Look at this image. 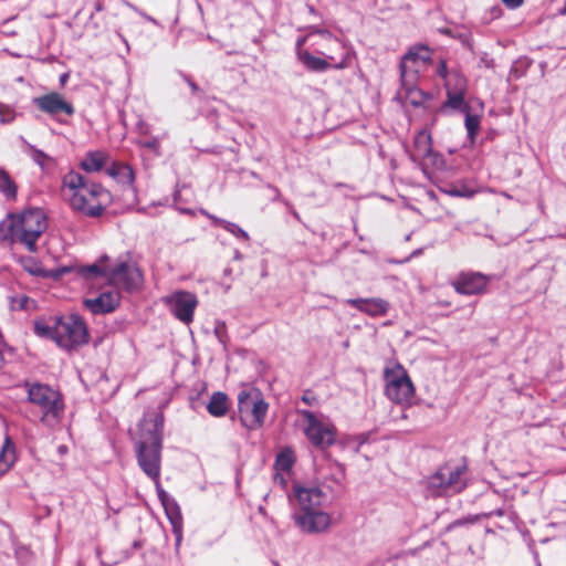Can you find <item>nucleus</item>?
Listing matches in <instances>:
<instances>
[{
	"mask_svg": "<svg viewBox=\"0 0 566 566\" xmlns=\"http://www.w3.org/2000/svg\"><path fill=\"white\" fill-rule=\"evenodd\" d=\"M436 74L442 78L443 82L449 77L451 74V69H449L447 60L440 59V61L437 63Z\"/></svg>",
	"mask_w": 566,
	"mask_h": 566,
	"instance_id": "09e8293b",
	"label": "nucleus"
},
{
	"mask_svg": "<svg viewBox=\"0 0 566 566\" xmlns=\"http://www.w3.org/2000/svg\"><path fill=\"white\" fill-rule=\"evenodd\" d=\"M128 7L130 9H133L135 12H137L139 15H142L145 20L154 23V24H157V21L156 19H154L153 17L148 15L146 12L142 11L140 9H138L136 6L132 4V3H128Z\"/></svg>",
	"mask_w": 566,
	"mask_h": 566,
	"instance_id": "5fc2aeb1",
	"label": "nucleus"
},
{
	"mask_svg": "<svg viewBox=\"0 0 566 566\" xmlns=\"http://www.w3.org/2000/svg\"><path fill=\"white\" fill-rule=\"evenodd\" d=\"M143 282V271L138 265L130 264L129 261L122 260L109 268L107 281L109 286H116L119 283L125 292L133 293L140 289Z\"/></svg>",
	"mask_w": 566,
	"mask_h": 566,
	"instance_id": "6e6552de",
	"label": "nucleus"
},
{
	"mask_svg": "<svg viewBox=\"0 0 566 566\" xmlns=\"http://www.w3.org/2000/svg\"><path fill=\"white\" fill-rule=\"evenodd\" d=\"M399 73L401 87L398 91V95H402V92L418 86V70L409 67L405 62H400Z\"/></svg>",
	"mask_w": 566,
	"mask_h": 566,
	"instance_id": "2f4dec72",
	"label": "nucleus"
},
{
	"mask_svg": "<svg viewBox=\"0 0 566 566\" xmlns=\"http://www.w3.org/2000/svg\"><path fill=\"white\" fill-rule=\"evenodd\" d=\"M431 50L429 46L424 44H418L409 49V51L403 55L401 62H405L406 64L408 62L411 63H418L422 62L423 64H429L432 62L431 57Z\"/></svg>",
	"mask_w": 566,
	"mask_h": 566,
	"instance_id": "7c9ffc66",
	"label": "nucleus"
},
{
	"mask_svg": "<svg viewBox=\"0 0 566 566\" xmlns=\"http://www.w3.org/2000/svg\"><path fill=\"white\" fill-rule=\"evenodd\" d=\"M24 153L30 156L33 161L38 164L42 169L45 168L46 163L53 161L52 157H50L43 150L38 149L32 144H25Z\"/></svg>",
	"mask_w": 566,
	"mask_h": 566,
	"instance_id": "58836bf2",
	"label": "nucleus"
},
{
	"mask_svg": "<svg viewBox=\"0 0 566 566\" xmlns=\"http://www.w3.org/2000/svg\"><path fill=\"white\" fill-rule=\"evenodd\" d=\"M18 262L22 269L32 276L42 279L45 274L41 262L34 256L21 255L19 256Z\"/></svg>",
	"mask_w": 566,
	"mask_h": 566,
	"instance_id": "c9c22d12",
	"label": "nucleus"
},
{
	"mask_svg": "<svg viewBox=\"0 0 566 566\" xmlns=\"http://www.w3.org/2000/svg\"><path fill=\"white\" fill-rule=\"evenodd\" d=\"M53 325H49L43 317L35 318L33 322V333L40 338L53 340L56 345H62L56 316L53 317Z\"/></svg>",
	"mask_w": 566,
	"mask_h": 566,
	"instance_id": "aec40b11",
	"label": "nucleus"
},
{
	"mask_svg": "<svg viewBox=\"0 0 566 566\" xmlns=\"http://www.w3.org/2000/svg\"><path fill=\"white\" fill-rule=\"evenodd\" d=\"M474 145L461 144L460 148H449L446 156L434 149L433 144H401L410 161L430 181L441 175L462 169L467 165V156L473 150Z\"/></svg>",
	"mask_w": 566,
	"mask_h": 566,
	"instance_id": "f03ea898",
	"label": "nucleus"
},
{
	"mask_svg": "<svg viewBox=\"0 0 566 566\" xmlns=\"http://www.w3.org/2000/svg\"><path fill=\"white\" fill-rule=\"evenodd\" d=\"M321 36L324 39V40H327V41H337L336 38H334V35L332 34V32L327 29H324V31H322L321 33Z\"/></svg>",
	"mask_w": 566,
	"mask_h": 566,
	"instance_id": "680f3d73",
	"label": "nucleus"
},
{
	"mask_svg": "<svg viewBox=\"0 0 566 566\" xmlns=\"http://www.w3.org/2000/svg\"><path fill=\"white\" fill-rule=\"evenodd\" d=\"M482 516H489V514H484V515L469 514L467 516L457 518L446 526L444 533H449L458 527H468L470 525H473V524L478 523Z\"/></svg>",
	"mask_w": 566,
	"mask_h": 566,
	"instance_id": "ea45409f",
	"label": "nucleus"
},
{
	"mask_svg": "<svg viewBox=\"0 0 566 566\" xmlns=\"http://www.w3.org/2000/svg\"><path fill=\"white\" fill-rule=\"evenodd\" d=\"M0 193L6 201L13 202L18 197V185L10 174L0 167Z\"/></svg>",
	"mask_w": 566,
	"mask_h": 566,
	"instance_id": "c85d7f7f",
	"label": "nucleus"
},
{
	"mask_svg": "<svg viewBox=\"0 0 566 566\" xmlns=\"http://www.w3.org/2000/svg\"><path fill=\"white\" fill-rule=\"evenodd\" d=\"M442 191L446 195H449L451 197L455 198H473L478 190L473 189L472 187L468 186L467 184H451L442 189Z\"/></svg>",
	"mask_w": 566,
	"mask_h": 566,
	"instance_id": "e433bc0d",
	"label": "nucleus"
},
{
	"mask_svg": "<svg viewBox=\"0 0 566 566\" xmlns=\"http://www.w3.org/2000/svg\"><path fill=\"white\" fill-rule=\"evenodd\" d=\"M254 402L253 387L250 389H242L238 394V408L240 413H249Z\"/></svg>",
	"mask_w": 566,
	"mask_h": 566,
	"instance_id": "a19ab883",
	"label": "nucleus"
},
{
	"mask_svg": "<svg viewBox=\"0 0 566 566\" xmlns=\"http://www.w3.org/2000/svg\"><path fill=\"white\" fill-rule=\"evenodd\" d=\"M306 30L311 34L312 39L314 35L321 36L322 31H324V29L318 25H308V27H306Z\"/></svg>",
	"mask_w": 566,
	"mask_h": 566,
	"instance_id": "4d7b16f0",
	"label": "nucleus"
},
{
	"mask_svg": "<svg viewBox=\"0 0 566 566\" xmlns=\"http://www.w3.org/2000/svg\"><path fill=\"white\" fill-rule=\"evenodd\" d=\"M467 459L462 458L461 462L455 465L447 463L444 467L440 468L436 473V476L440 480L441 486H457L460 483L461 476L467 472Z\"/></svg>",
	"mask_w": 566,
	"mask_h": 566,
	"instance_id": "f3484780",
	"label": "nucleus"
},
{
	"mask_svg": "<svg viewBox=\"0 0 566 566\" xmlns=\"http://www.w3.org/2000/svg\"><path fill=\"white\" fill-rule=\"evenodd\" d=\"M384 377L386 381L385 395L389 400L400 405H412L416 388L410 376L400 364H397L396 369L386 368Z\"/></svg>",
	"mask_w": 566,
	"mask_h": 566,
	"instance_id": "423d86ee",
	"label": "nucleus"
},
{
	"mask_svg": "<svg viewBox=\"0 0 566 566\" xmlns=\"http://www.w3.org/2000/svg\"><path fill=\"white\" fill-rule=\"evenodd\" d=\"M207 411L216 418L224 417L229 411V397L226 392L216 391L207 403Z\"/></svg>",
	"mask_w": 566,
	"mask_h": 566,
	"instance_id": "bb28decb",
	"label": "nucleus"
},
{
	"mask_svg": "<svg viewBox=\"0 0 566 566\" xmlns=\"http://www.w3.org/2000/svg\"><path fill=\"white\" fill-rule=\"evenodd\" d=\"M17 461L15 444L7 434L0 450V476L7 473Z\"/></svg>",
	"mask_w": 566,
	"mask_h": 566,
	"instance_id": "a878e982",
	"label": "nucleus"
},
{
	"mask_svg": "<svg viewBox=\"0 0 566 566\" xmlns=\"http://www.w3.org/2000/svg\"><path fill=\"white\" fill-rule=\"evenodd\" d=\"M453 39L459 40L461 43H465L468 42L469 36L465 33H455V36Z\"/></svg>",
	"mask_w": 566,
	"mask_h": 566,
	"instance_id": "69168bd1",
	"label": "nucleus"
},
{
	"mask_svg": "<svg viewBox=\"0 0 566 566\" xmlns=\"http://www.w3.org/2000/svg\"><path fill=\"white\" fill-rule=\"evenodd\" d=\"M438 32L442 35H446L448 38H451L453 39L455 36V32H453L451 29L449 28H439L438 29Z\"/></svg>",
	"mask_w": 566,
	"mask_h": 566,
	"instance_id": "052dcab7",
	"label": "nucleus"
},
{
	"mask_svg": "<svg viewBox=\"0 0 566 566\" xmlns=\"http://www.w3.org/2000/svg\"><path fill=\"white\" fill-rule=\"evenodd\" d=\"M20 228V243L25 245L29 252H36V242L46 230V216L41 208L31 207L21 213H15Z\"/></svg>",
	"mask_w": 566,
	"mask_h": 566,
	"instance_id": "39448f33",
	"label": "nucleus"
},
{
	"mask_svg": "<svg viewBox=\"0 0 566 566\" xmlns=\"http://www.w3.org/2000/svg\"><path fill=\"white\" fill-rule=\"evenodd\" d=\"M200 212H201V214L207 217L211 221V224L213 226V219L218 218V217L212 214V213H210L209 211H207L206 209H202V208L200 209Z\"/></svg>",
	"mask_w": 566,
	"mask_h": 566,
	"instance_id": "0e129e2a",
	"label": "nucleus"
},
{
	"mask_svg": "<svg viewBox=\"0 0 566 566\" xmlns=\"http://www.w3.org/2000/svg\"><path fill=\"white\" fill-rule=\"evenodd\" d=\"M71 207L82 212L84 216L90 218H98L101 217L105 211V205L97 203L95 206H88L86 196L81 195L78 192H74L71 198Z\"/></svg>",
	"mask_w": 566,
	"mask_h": 566,
	"instance_id": "4be33fe9",
	"label": "nucleus"
},
{
	"mask_svg": "<svg viewBox=\"0 0 566 566\" xmlns=\"http://www.w3.org/2000/svg\"><path fill=\"white\" fill-rule=\"evenodd\" d=\"M347 304L371 317L385 316L390 308L389 302L379 297L349 298Z\"/></svg>",
	"mask_w": 566,
	"mask_h": 566,
	"instance_id": "2eb2a0df",
	"label": "nucleus"
},
{
	"mask_svg": "<svg viewBox=\"0 0 566 566\" xmlns=\"http://www.w3.org/2000/svg\"><path fill=\"white\" fill-rule=\"evenodd\" d=\"M32 104L41 112L60 118L62 115L71 116L75 108L60 93L51 92L42 96L34 97Z\"/></svg>",
	"mask_w": 566,
	"mask_h": 566,
	"instance_id": "f8f14e48",
	"label": "nucleus"
},
{
	"mask_svg": "<svg viewBox=\"0 0 566 566\" xmlns=\"http://www.w3.org/2000/svg\"><path fill=\"white\" fill-rule=\"evenodd\" d=\"M213 227H221L222 229H224L227 232L231 233L238 240H241L244 242L250 241L249 233L234 222L228 221L222 218H214Z\"/></svg>",
	"mask_w": 566,
	"mask_h": 566,
	"instance_id": "f704fd0d",
	"label": "nucleus"
},
{
	"mask_svg": "<svg viewBox=\"0 0 566 566\" xmlns=\"http://www.w3.org/2000/svg\"><path fill=\"white\" fill-rule=\"evenodd\" d=\"M122 301L118 291H104L94 298H84L83 305L93 315H105L115 312Z\"/></svg>",
	"mask_w": 566,
	"mask_h": 566,
	"instance_id": "4468645a",
	"label": "nucleus"
},
{
	"mask_svg": "<svg viewBox=\"0 0 566 566\" xmlns=\"http://www.w3.org/2000/svg\"><path fill=\"white\" fill-rule=\"evenodd\" d=\"M240 423H241L242 427H244V428H247L249 430H251V429H253L255 427L254 424H249L247 422L245 418L242 415L240 416Z\"/></svg>",
	"mask_w": 566,
	"mask_h": 566,
	"instance_id": "774afa93",
	"label": "nucleus"
},
{
	"mask_svg": "<svg viewBox=\"0 0 566 566\" xmlns=\"http://www.w3.org/2000/svg\"><path fill=\"white\" fill-rule=\"evenodd\" d=\"M75 271V266L72 265H61L55 269L46 270L44 269V276L42 279H52L54 281H60L65 274L72 273Z\"/></svg>",
	"mask_w": 566,
	"mask_h": 566,
	"instance_id": "79ce46f5",
	"label": "nucleus"
},
{
	"mask_svg": "<svg viewBox=\"0 0 566 566\" xmlns=\"http://www.w3.org/2000/svg\"><path fill=\"white\" fill-rule=\"evenodd\" d=\"M181 76L189 85L192 95H197L201 91L198 84L189 75L182 73Z\"/></svg>",
	"mask_w": 566,
	"mask_h": 566,
	"instance_id": "603ef678",
	"label": "nucleus"
},
{
	"mask_svg": "<svg viewBox=\"0 0 566 566\" xmlns=\"http://www.w3.org/2000/svg\"><path fill=\"white\" fill-rule=\"evenodd\" d=\"M106 174L123 186L133 187L135 184V170L126 163L117 160L112 161V164L106 168Z\"/></svg>",
	"mask_w": 566,
	"mask_h": 566,
	"instance_id": "a211bd4d",
	"label": "nucleus"
},
{
	"mask_svg": "<svg viewBox=\"0 0 566 566\" xmlns=\"http://www.w3.org/2000/svg\"><path fill=\"white\" fill-rule=\"evenodd\" d=\"M332 465L335 467V469H336V472H334L332 475V480L335 483H337L338 485H340L345 481V478H346L345 464L337 460H333Z\"/></svg>",
	"mask_w": 566,
	"mask_h": 566,
	"instance_id": "a18cd8bd",
	"label": "nucleus"
},
{
	"mask_svg": "<svg viewBox=\"0 0 566 566\" xmlns=\"http://www.w3.org/2000/svg\"><path fill=\"white\" fill-rule=\"evenodd\" d=\"M312 40L311 34L307 32V34L298 36L295 42V52L297 60L300 59V53L302 52H308V50L304 49V45Z\"/></svg>",
	"mask_w": 566,
	"mask_h": 566,
	"instance_id": "8fccbe9b",
	"label": "nucleus"
},
{
	"mask_svg": "<svg viewBox=\"0 0 566 566\" xmlns=\"http://www.w3.org/2000/svg\"><path fill=\"white\" fill-rule=\"evenodd\" d=\"M495 275H488L476 271H461L452 281V286L461 295H482L486 293L489 284Z\"/></svg>",
	"mask_w": 566,
	"mask_h": 566,
	"instance_id": "9d476101",
	"label": "nucleus"
},
{
	"mask_svg": "<svg viewBox=\"0 0 566 566\" xmlns=\"http://www.w3.org/2000/svg\"><path fill=\"white\" fill-rule=\"evenodd\" d=\"M297 413L306 421L304 433L310 442L321 450L337 443V430L334 424H326L308 409H297Z\"/></svg>",
	"mask_w": 566,
	"mask_h": 566,
	"instance_id": "0eeeda50",
	"label": "nucleus"
},
{
	"mask_svg": "<svg viewBox=\"0 0 566 566\" xmlns=\"http://www.w3.org/2000/svg\"><path fill=\"white\" fill-rule=\"evenodd\" d=\"M56 324L62 337V345H57L67 352L87 345L91 339L88 326L78 313L69 316L56 315Z\"/></svg>",
	"mask_w": 566,
	"mask_h": 566,
	"instance_id": "20e7f679",
	"label": "nucleus"
},
{
	"mask_svg": "<svg viewBox=\"0 0 566 566\" xmlns=\"http://www.w3.org/2000/svg\"><path fill=\"white\" fill-rule=\"evenodd\" d=\"M69 80H70V73L69 72L62 73L59 78L60 85L64 86Z\"/></svg>",
	"mask_w": 566,
	"mask_h": 566,
	"instance_id": "e2e57ef3",
	"label": "nucleus"
},
{
	"mask_svg": "<svg viewBox=\"0 0 566 566\" xmlns=\"http://www.w3.org/2000/svg\"><path fill=\"white\" fill-rule=\"evenodd\" d=\"M317 54H321V55H324L325 59L321 57V56H316L314 54H312L310 51L308 52H302L300 53V59L298 61L303 64V66L310 71V72H315V73H323V72H326L327 70L329 69H337V70H340V69H344L345 67V63L344 62H340V63H337L335 65H332L328 60H334L333 56H326L323 52L321 51H316Z\"/></svg>",
	"mask_w": 566,
	"mask_h": 566,
	"instance_id": "dca6fc26",
	"label": "nucleus"
},
{
	"mask_svg": "<svg viewBox=\"0 0 566 566\" xmlns=\"http://www.w3.org/2000/svg\"><path fill=\"white\" fill-rule=\"evenodd\" d=\"M108 260L106 254L102 255L97 262L87 265L75 266L76 274L84 280H92L96 277H105L108 281L109 269L102 265L101 262Z\"/></svg>",
	"mask_w": 566,
	"mask_h": 566,
	"instance_id": "412c9836",
	"label": "nucleus"
},
{
	"mask_svg": "<svg viewBox=\"0 0 566 566\" xmlns=\"http://www.w3.org/2000/svg\"><path fill=\"white\" fill-rule=\"evenodd\" d=\"M116 35L118 36V39L125 44V48H126V52L128 53L130 51V46H129V43L126 39V36L123 34V32L120 31V29L116 30Z\"/></svg>",
	"mask_w": 566,
	"mask_h": 566,
	"instance_id": "13d9d810",
	"label": "nucleus"
},
{
	"mask_svg": "<svg viewBox=\"0 0 566 566\" xmlns=\"http://www.w3.org/2000/svg\"><path fill=\"white\" fill-rule=\"evenodd\" d=\"M326 494L322 489L306 488L298 483L293 484V492L289 494L290 503L296 501L298 511L293 512L294 524L305 534H321L331 526V515L321 510Z\"/></svg>",
	"mask_w": 566,
	"mask_h": 566,
	"instance_id": "7ed1b4c3",
	"label": "nucleus"
},
{
	"mask_svg": "<svg viewBox=\"0 0 566 566\" xmlns=\"http://www.w3.org/2000/svg\"><path fill=\"white\" fill-rule=\"evenodd\" d=\"M142 146L148 148L155 155H159V149L161 144H140Z\"/></svg>",
	"mask_w": 566,
	"mask_h": 566,
	"instance_id": "bf43d9fd",
	"label": "nucleus"
},
{
	"mask_svg": "<svg viewBox=\"0 0 566 566\" xmlns=\"http://www.w3.org/2000/svg\"><path fill=\"white\" fill-rule=\"evenodd\" d=\"M34 304V300L27 295H22L19 298L12 297L11 298V307L17 311H27L29 308V304Z\"/></svg>",
	"mask_w": 566,
	"mask_h": 566,
	"instance_id": "49530a36",
	"label": "nucleus"
},
{
	"mask_svg": "<svg viewBox=\"0 0 566 566\" xmlns=\"http://www.w3.org/2000/svg\"><path fill=\"white\" fill-rule=\"evenodd\" d=\"M213 333H214L217 339L219 340V343L222 344L223 347L226 348L227 344L229 343V336H228V333H227V325H226V323L221 322V321H218L216 323Z\"/></svg>",
	"mask_w": 566,
	"mask_h": 566,
	"instance_id": "c03bdc74",
	"label": "nucleus"
},
{
	"mask_svg": "<svg viewBox=\"0 0 566 566\" xmlns=\"http://www.w3.org/2000/svg\"><path fill=\"white\" fill-rule=\"evenodd\" d=\"M373 431L361 432L358 434H345L337 439V443L342 449L350 448L355 453L360 451V448L370 441Z\"/></svg>",
	"mask_w": 566,
	"mask_h": 566,
	"instance_id": "cd10ccee",
	"label": "nucleus"
},
{
	"mask_svg": "<svg viewBox=\"0 0 566 566\" xmlns=\"http://www.w3.org/2000/svg\"><path fill=\"white\" fill-rule=\"evenodd\" d=\"M464 115V126L467 129V136L469 142H475V138L480 130L481 116L478 114H472L471 111L463 112Z\"/></svg>",
	"mask_w": 566,
	"mask_h": 566,
	"instance_id": "4c0bfd02",
	"label": "nucleus"
},
{
	"mask_svg": "<svg viewBox=\"0 0 566 566\" xmlns=\"http://www.w3.org/2000/svg\"><path fill=\"white\" fill-rule=\"evenodd\" d=\"M28 400L41 407L44 416L57 417L63 410V401L59 391L49 385L35 382L28 389Z\"/></svg>",
	"mask_w": 566,
	"mask_h": 566,
	"instance_id": "1a4fd4ad",
	"label": "nucleus"
},
{
	"mask_svg": "<svg viewBox=\"0 0 566 566\" xmlns=\"http://www.w3.org/2000/svg\"><path fill=\"white\" fill-rule=\"evenodd\" d=\"M465 92H446V101L441 103L437 112L439 114H449L453 112H468L471 111L470 104L465 101Z\"/></svg>",
	"mask_w": 566,
	"mask_h": 566,
	"instance_id": "6ab92c4d",
	"label": "nucleus"
},
{
	"mask_svg": "<svg viewBox=\"0 0 566 566\" xmlns=\"http://www.w3.org/2000/svg\"><path fill=\"white\" fill-rule=\"evenodd\" d=\"M268 188L271 189L272 191H274V193H275V197H274L273 200H279V198L281 196V192H280L279 188L273 186V185H271V184H268Z\"/></svg>",
	"mask_w": 566,
	"mask_h": 566,
	"instance_id": "338daca9",
	"label": "nucleus"
},
{
	"mask_svg": "<svg viewBox=\"0 0 566 566\" xmlns=\"http://www.w3.org/2000/svg\"><path fill=\"white\" fill-rule=\"evenodd\" d=\"M399 96L405 97L413 107L426 106L428 101L433 99V95L431 93L424 92L418 86L402 92V95Z\"/></svg>",
	"mask_w": 566,
	"mask_h": 566,
	"instance_id": "473e14b6",
	"label": "nucleus"
},
{
	"mask_svg": "<svg viewBox=\"0 0 566 566\" xmlns=\"http://www.w3.org/2000/svg\"><path fill=\"white\" fill-rule=\"evenodd\" d=\"M7 220L0 221V241L14 243L20 242V228L15 213L10 212Z\"/></svg>",
	"mask_w": 566,
	"mask_h": 566,
	"instance_id": "b1692460",
	"label": "nucleus"
},
{
	"mask_svg": "<svg viewBox=\"0 0 566 566\" xmlns=\"http://www.w3.org/2000/svg\"><path fill=\"white\" fill-rule=\"evenodd\" d=\"M15 109L10 105L0 102V123L10 124L15 119Z\"/></svg>",
	"mask_w": 566,
	"mask_h": 566,
	"instance_id": "37998d69",
	"label": "nucleus"
},
{
	"mask_svg": "<svg viewBox=\"0 0 566 566\" xmlns=\"http://www.w3.org/2000/svg\"><path fill=\"white\" fill-rule=\"evenodd\" d=\"M301 401L307 406H316L318 403V398L313 390L306 389L301 397Z\"/></svg>",
	"mask_w": 566,
	"mask_h": 566,
	"instance_id": "3c124183",
	"label": "nucleus"
},
{
	"mask_svg": "<svg viewBox=\"0 0 566 566\" xmlns=\"http://www.w3.org/2000/svg\"><path fill=\"white\" fill-rule=\"evenodd\" d=\"M63 184L71 190L85 189L92 198L101 199L99 203L105 207L112 201L113 196L109 190L104 188L101 184L88 182L87 178L77 171H70L63 178Z\"/></svg>",
	"mask_w": 566,
	"mask_h": 566,
	"instance_id": "ddd939ff",
	"label": "nucleus"
},
{
	"mask_svg": "<svg viewBox=\"0 0 566 566\" xmlns=\"http://www.w3.org/2000/svg\"><path fill=\"white\" fill-rule=\"evenodd\" d=\"M253 395L254 402H252L249 413L253 417V424L255 427H262L269 410V403L265 401L263 394L259 388L253 387Z\"/></svg>",
	"mask_w": 566,
	"mask_h": 566,
	"instance_id": "393cba45",
	"label": "nucleus"
},
{
	"mask_svg": "<svg viewBox=\"0 0 566 566\" xmlns=\"http://www.w3.org/2000/svg\"><path fill=\"white\" fill-rule=\"evenodd\" d=\"M446 92H468V78L459 67L451 69V74L443 82Z\"/></svg>",
	"mask_w": 566,
	"mask_h": 566,
	"instance_id": "c756f323",
	"label": "nucleus"
},
{
	"mask_svg": "<svg viewBox=\"0 0 566 566\" xmlns=\"http://www.w3.org/2000/svg\"><path fill=\"white\" fill-rule=\"evenodd\" d=\"M170 313L181 323L190 324L193 321L195 310L198 305L196 294L179 290L165 298Z\"/></svg>",
	"mask_w": 566,
	"mask_h": 566,
	"instance_id": "9b49d317",
	"label": "nucleus"
},
{
	"mask_svg": "<svg viewBox=\"0 0 566 566\" xmlns=\"http://www.w3.org/2000/svg\"><path fill=\"white\" fill-rule=\"evenodd\" d=\"M295 453L292 448L282 449L275 457L274 469L282 472H290L295 463Z\"/></svg>",
	"mask_w": 566,
	"mask_h": 566,
	"instance_id": "72a5a7b5",
	"label": "nucleus"
},
{
	"mask_svg": "<svg viewBox=\"0 0 566 566\" xmlns=\"http://www.w3.org/2000/svg\"><path fill=\"white\" fill-rule=\"evenodd\" d=\"M198 150L200 153H206V154H221L222 151V146L221 145H214L212 147H206V148H198Z\"/></svg>",
	"mask_w": 566,
	"mask_h": 566,
	"instance_id": "6e6d98bb",
	"label": "nucleus"
},
{
	"mask_svg": "<svg viewBox=\"0 0 566 566\" xmlns=\"http://www.w3.org/2000/svg\"><path fill=\"white\" fill-rule=\"evenodd\" d=\"M108 156L102 150H90L80 161V168L85 172H98L103 170L107 163Z\"/></svg>",
	"mask_w": 566,
	"mask_h": 566,
	"instance_id": "5701e85b",
	"label": "nucleus"
},
{
	"mask_svg": "<svg viewBox=\"0 0 566 566\" xmlns=\"http://www.w3.org/2000/svg\"><path fill=\"white\" fill-rule=\"evenodd\" d=\"M489 18L485 15L483 22L485 24L491 23L494 20L501 19L504 15V10L501 6L495 4L488 10Z\"/></svg>",
	"mask_w": 566,
	"mask_h": 566,
	"instance_id": "de8ad7c7",
	"label": "nucleus"
},
{
	"mask_svg": "<svg viewBox=\"0 0 566 566\" xmlns=\"http://www.w3.org/2000/svg\"><path fill=\"white\" fill-rule=\"evenodd\" d=\"M501 2L509 9V10H516L521 8L525 0H501Z\"/></svg>",
	"mask_w": 566,
	"mask_h": 566,
	"instance_id": "864d4df0",
	"label": "nucleus"
},
{
	"mask_svg": "<svg viewBox=\"0 0 566 566\" xmlns=\"http://www.w3.org/2000/svg\"><path fill=\"white\" fill-rule=\"evenodd\" d=\"M164 424L165 416L161 411L144 415L138 422L135 453L140 470L155 483L158 500L175 535V548L179 551L184 530L181 510L176 499L160 484Z\"/></svg>",
	"mask_w": 566,
	"mask_h": 566,
	"instance_id": "f257e3e1",
	"label": "nucleus"
}]
</instances>
